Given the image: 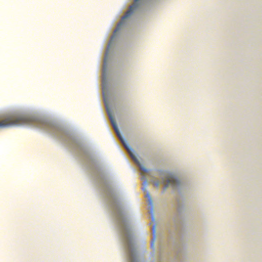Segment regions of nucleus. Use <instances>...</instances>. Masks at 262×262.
<instances>
[{"label": "nucleus", "instance_id": "f257e3e1", "mask_svg": "<svg viewBox=\"0 0 262 262\" xmlns=\"http://www.w3.org/2000/svg\"><path fill=\"white\" fill-rule=\"evenodd\" d=\"M36 120L25 115H11L0 121V127H11L20 124H34Z\"/></svg>", "mask_w": 262, "mask_h": 262}, {"label": "nucleus", "instance_id": "f03ea898", "mask_svg": "<svg viewBox=\"0 0 262 262\" xmlns=\"http://www.w3.org/2000/svg\"><path fill=\"white\" fill-rule=\"evenodd\" d=\"M110 119H111V123L115 129V131L117 135L118 136V137L119 138L120 140L122 142V143H123L125 148L127 149L128 152L129 154L130 155V156L132 157V159H133L134 161L135 162H136V163L138 164V165H139L141 169L143 170V171H146L147 169H145V168L142 167V166H140V163H139V162L138 159L137 158L136 156H135L133 152V148L129 147V146H128V145L126 144L125 142H124L123 138L122 137V136L120 134L119 129L117 126V124H116L115 121L114 120V119H113V118H112V117H110Z\"/></svg>", "mask_w": 262, "mask_h": 262}, {"label": "nucleus", "instance_id": "7ed1b4c3", "mask_svg": "<svg viewBox=\"0 0 262 262\" xmlns=\"http://www.w3.org/2000/svg\"><path fill=\"white\" fill-rule=\"evenodd\" d=\"M162 181L164 184V190L167 189V187L169 186L176 187L178 186L179 184V180H177L176 177L169 175V174H165L162 177Z\"/></svg>", "mask_w": 262, "mask_h": 262}, {"label": "nucleus", "instance_id": "20e7f679", "mask_svg": "<svg viewBox=\"0 0 262 262\" xmlns=\"http://www.w3.org/2000/svg\"><path fill=\"white\" fill-rule=\"evenodd\" d=\"M139 0H135L134 3L130 6L129 9L127 11V12H126L125 15L122 16L121 21L118 24L117 27L114 30V33H116V32L119 31V29H121V27L124 23V19L127 18V17L130 16V15L132 14L133 12H134L137 7V2Z\"/></svg>", "mask_w": 262, "mask_h": 262}, {"label": "nucleus", "instance_id": "39448f33", "mask_svg": "<svg viewBox=\"0 0 262 262\" xmlns=\"http://www.w3.org/2000/svg\"><path fill=\"white\" fill-rule=\"evenodd\" d=\"M145 196L147 199V201L148 202V204L149 205V206L151 207V210L152 211L153 210V201H152V199L151 197V195H150L149 192L147 191L145 193Z\"/></svg>", "mask_w": 262, "mask_h": 262}, {"label": "nucleus", "instance_id": "423d86ee", "mask_svg": "<svg viewBox=\"0 0 262 262\" xmlns=\"http://www.w3.org/2000/svg\"><path fill=\"white\" fill-rule=\"evenodd\" d=\"M128 248H129V258L131 261V262H135V258H134V250L132 249L130 246L128 245Z\"/></svg>", "mask_w": 262, "mask_h": 262}, {"label": "nucleus", "instance_id": "0eeeda50", "mask_svg": "<svg viewBox=\"0 0 262 262\" xmlns=\"http://www.w3.org/2000/svg\"><path fill=\"white\" fill-rule=\"evenodd\" d=\"M153 184L156 187H159V186L160 185V182H159V181H158V180H157V181L153 182Z\"/></svg>", "mask_w": 262, "mask_h": 262}, {"label": "nucleus", "instance_id": "6e6552de", "mask_svg": "<svg viewBox=\"0 0 262 262\" xmlns=\"http://www.w3.org/2000/svg\"><path fill=\"white\" fill-rule=\"evenodd\" d=\"M151 246L152 247V246H154V244L152 242V243L151 244Z\"/></svg>", "mask_w": 262, "mask_h": 262}, {"label": "nucleus", "instance_id": "1a4fd4ad", "mask_svg": "<svg viewBox=\"0 0 262 262\" xmlns=\"http://www.w3.org/2000/svg\"><path fill=\"white\" fill-rule=\"evenodd\" d=\"M147 180H145V184H146V183H147Z\"/></svg>", "mask_w": 262, "mask_h": 262}, {"label": "nucleus", "instance_id": "9d476101", "mask_svg": "<svg viewBox=\"0 0 262 262\" xmlns=\"http://www.w3.org/2000/svg\"><path fill=\"white\" fill-rule=\"evenodd\" d=\"M143 189H144V190H146V189H145V188H143Z\"/></svg>", "mask_w": 262, "mask_h": 262}]
</instances>
